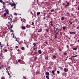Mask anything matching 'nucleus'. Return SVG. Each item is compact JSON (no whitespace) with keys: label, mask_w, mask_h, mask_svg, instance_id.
Masks as SVG:
<instances>
[{"label":"nucleus","mask_w":79,"mask_h":79,"mask_svg":"<svg viewBox=\"0 0 79 79\" xmlns=\"http://www.w3.org/2000/svg\"><path fill=\"white\" fill-rule=\"evenodd\" d=\"M42 28H41L39 30L38 32H42Z\"/></svg>","instance_id":"dca6fc26"},{"label":"nucleus","mask_w":79,"mask_h":79,"mask_svg":"<svg viewBox=\"0 0 79 79\" xmlns=\"http://www.w3.org/2000/svg\"><path fill=\"white\" fill-rule=\"evenodd\" d=\"M70 34H73V32H70Z\"/></svg>","instance_id":"a18cd8bd"},{"label":"nucleus","mask_w":79,"mask_h":79,"mask_svg":"<svg viewBox=\"0 0 79 79\" xmlns=\"http://www.w3.org/2000/svg\"><path fill=\"white\" fill-rule=\"evenodd\" d=\"M53 57L54 58H56V56H53Z\"/></svg>","instance_id":"a19ab883"},{"label":"nucleus","mask_w":79,"mask_h":79,"mask_svg":"<svg viewBox=\"0 0 79 79\" xmlns=\"http://www.w3.org/2000/svg\"><path fill=\"white\" fill-rule=\"evenodd\" d=\"M4 51L6 52H8V50L6 49H5L4 50Z\"/></svg>","instance_id":"2f4dec72"},{"label":"nucleus","mask_w":79,"mask_h":79,"mask_svg":"<svg viewBox=\"0 0 79 79\" xmlns=\"http://www.w3.org/2000/svg\"><path fill=\"white\" fill-rule=\"evenodd\" d=\"M2 68H3V65H2L1 66H0V69H2Z\"/></svg>","instance_id":"4be33fe9"},{"label":"nucleus","mask_w":79,"mask_h":79,"mask_svg":"<svg viewBox=\"0 0 79 79\" xmlns=\"http://www.w3.org/2000/svg\"><path fill=\"white\" fill-rule=\"evenodd\" d=\"M57 74H60V73L59 71H57Z\"/></svg>","instance_id":"c9c22d12"},{"label":"nucleus","mask_w":79,"mask_h":79,"mask_svg":"<svg viewBox=\"0 0 79 79\" xmlns=\"http://www.w3.org/2000/svg\"><path fill=\"white\" fill-rule=\"evenodd\" d=\"M8 26L9 29H11V28L13 27V25L11 26V23H9V25H8Z\"/></svg>","instance_id":"f03ea898"},{"label":"nucleus","mask_w":79,"mask_h":79,"mask_svg":"<svg viewBox=\"0 0 79 79\" xmlns=\"http://www.w3.org/2000/svg\"><path fill=\"white\" fill-rule=\"evenodd\" d=\"M20 61H21V59H19L18 60V62H20Z\"/></svg>","instance_id":"4c0bfd02"},{"label":"nucleus","mask_w":79,"mask_h":79,"mask_svg":"<svg viewBox=\"0 0 79 79\" xmlns=\"http://www.w3.org/2000/svg\"><path fill=\"white\" fill-rule=\"evenodd\" d=\"M0 45L1 46L2 45V44H1V43L0 42Z\"/></svg>","instance_id":"680f3d73"},{"label":"nucleus","mask_w":79,"mask_h":79,"mask_svg":"<svg viewBox=\"0 0 79 79\" xmlns=\"http://www.w3.org/2000/svg\"><path fill=\"white\" fill-rule=\"evenodd\" d=\"M4 50V49L3 48H1V52H2H2H3V51Z\"/></svg>","instance_id":"2eb2a0df"},{"label":"nucleus","mask_w":79,"mask_h":79,"mask_svg":"<svg viewBox=\"0 0 79 79\" xmlns=\"http://www.w3.org/2000/svg\"><path fill=\"white\" fill-rule=\"evenodd\" d=\"M69 2H67V4L65 5V7H67V6H69Z\"/></svg>","instance_id":"423d86ee"},{"label":"nucleus","mask_w":79,"mask_h":79,"mask_svg":"<svg viewBox=\"0 0 79 79\" xmlns=\"http://www.w3.org/2000/svg\"><path fill=\"white\" fill-rule=\"evenodd\" d=\"M11 35L13 36V38H15V35L14 34L12 33Z\"/></svg>","instance_id":"6ab92c4d"},{"label":"nucleus","mask_w":79,"mask_h":79,"mask_svg":"<svg viewBox=\"0 0 79 79\" xmlns=\"http://www.w3.org/2000/svg\"><path fill=\"white\" fill-rule=\"evenodd\" d=\"M69 23H70V24H72V22H69Z\"/></svg>","instance_id":"09e8293b"},{"label":"nucleus","mask_w":79,"mask_h":79,"mask_svg":"<svg viewBox=\"0 0 79 79\" xmlns=\"http://www.w3.org/2000/svg\"><path fill=\"white\" fill-rule=\"evenodd\" d=\"M33 45L34 46H36V44H35V43H33Z\"/></svg>","instance_id":"473e14b6"},{"label":"nucleus","mask_w":79,"mask_h":79,"mask_svg":"<svg viewBox=\"0 0 79 79\" xmlns=\"http://www.w3.org/2000/svg\"><path fill=\"white\" fill-rule=\"evenodd\" d=\"M38 52L39 54H40V55L41 54H42V51H41V50H39L38 51Z\"/></svg>","instance_id":"6e6552de"},{"label":"nucleus","mask_w":79,"mask_h":79,"mask_svg":"<svg viewBox=\"0 0 79 79\" xmlns=\"http://www.w3.org/2000/svg\"><path fill=\"white\" fill-rule=\"evenodd\" d=\"M31 14H32V15H33V13H32V12H31Z\"/></svg>","instance_id":"4d7b16f0"},{"label":"nucleus","mask_w":79,"mask_h":79,"mask_svg":"<svg viewBox=\"0 0 79 79\" xmlns=\"http://www.w3.org/2000/svg\"><path fill=\"white\" fill-rule=\"evenodd\" d=\"M77 42H79V40H78Z\"/></svg>","instance_id":"338daca9"},{"label":"nucleus","mask_w":79,"mask_h":79,"mask_svg":"<svg viewBox=\"0 0 79 79\" xmlns=\"http://www.w3.org/2000/svg\"><path fill=\"white\" fill-rule=\"evenodd\" d=\"M60 30H61L60 29H59V31H60V32H61V31Z\"/></svg>","instance_id":"864d4df0"},{"label":"nucleus","mask_w":79,"mask_h":79,"mask_svg":"<svg viewBox=\"0 0 79 79\" xmlns=\"http://www.w3.org/2000/svg\"><path fill=\"white\" fill-rule=\"evenodd\" d=\"M45 60H48V56H45Z\"/></svg>","instance_id":"aec40b11"},{"label":"nucleus","mask_w":79,"mask_h":79,"mask_svg":"<svg viewBox=\"0 0 79 79\" xmlns=\"http://www.w3.org/2000/svg\"><path fill=\"white\" fill-rule=\"evenodd\" d=\"M0 2L1 3H2L3 5H4L5 4V2H3L2 0H0Z\"/></svg>","instance_id":"9b49d317"},{"label":"nucleus","mask_w":79,"mask_h":79,"mask_svg":"<svg viewBox=\"0 0 79 79\" xmlns=\"http://www.w3.org/2000/svg\"><path fill=\"white\" fill-rule=\"evenodd\" d=\"M46 77L47 79H49V78H50V76L49 75H47L46 76Z\"/></svg>","instance_id":"4468645a"},{"label":"nucleus","mask_w":79,"mask_h":79,"mask_svg":"<svg viewBox=\"0 0 79 79\" xmlns=\"http://www.w3.org/2000/svg\"><path fill=\"white\" fill-rule=\"evenodd\" d=\"M35 46H33V48H35Z\"/></svg>","instance_id":"6e6d98bb"},{"label":"nucleus","mask_w":79,"mask_h":79,"mask_svg":"<svg viewBox=\"0 0 79 79\" xmlns=\"http://www.w3.org/2000/svg\"><path fill=\"white\" fill-rule=\"evenodd\" d=\"M66 14H67V15H68V14H69V13L67 12L66 13Z\"/></svg>","instance_id":"bf43d9fd"},{"label":"nucleus","mask_w":79,"mask_h":79,"mask_svg":"<svg viewBox=\"0 0 79 79\" xmlns=\"http://www.w3.org/2000/svg\"><path fill=\"white\" fill-rule=\"evenodd\" d=\"M61 19L62 20H64V17H61Z\"/></svg>","instance_id":"393cba45"},{"label":"nucleus","mask_w":79,"mask_h":79,"mask_svg":"<svg viewBox=\"0 0 79 79\" xmlns=\"http://www.w3.org/2000/svg\"><path fill=\"white\" fill-rule=\"evenodd\" d=\"M10 53L11 55H12L13 54V51H12V49L10 48Z\"/></svg>","instance_id":"9d476101"},{"label":"nucleus","mask_w":79,"mask_h":79,"mask_svg":"<svg viewBox=\"0 0 79 79\" xmlns=\"http://www.w3.org/2000/svg\"><path fill=\"white\" fill-rule=\"evenodd\" d=\"M46 75H48V76H49L50 74L49 73V72H46Z\"/></svg>","instance_id":"a211bd4d"},{"label":"nucleus","mask_w":79,"mask_h":79,"mask_svg":"<svg viewBox=\"0 0 79 79\" xmlns=\"http://www.w3.org/2000/svg\"><path fill=\"white\" fill-rule=\"evenodd\" d=\"M55 70H52V73L53 74V75L55 76Z\"/></svg>","instance_id":"f8f14e48"},{"label":"nucleus","mask_w":79,"mask_h":79,"mask_svg":"<svg viewBox=\"0 0 79 79\" xmlns=\"http://www.w3.org/2000/svg\"><path fill=\"white\" fill-rule=\"evenodd\" d=\"M44 44H48V41H45L44 42Z\"/></svg>","instance_id":"bb28decb"},{"label":"nucleus","mask_w":79,"mask_h":79,"mask_svg":"<svg viewBox=\"0 0 79 79\" xmlns=\"http://www.w3.org/2000/svg\"><path fill=\"white\" fill-rule=\"evenodd\" d=\"M75 22H77V19H76L75 20H74Z\"/></svg>","instance_id":"f704fd0d"},{"label":"nucleus","mask_w":79,"mask_h":79,"mask_svg":"<svg viewBox=\"0 0 79 79\" xmlns=\"http://www.w3.org/2000/svg\"><path fill=\"white\" fill-rule=\"evenodd\" d=\"M9 21H10L9 22L10 23H8L9 24H10V23H12V19H11V18H9Z\"/></svg>","instance_id":"20e7f679"},{"label":"nucleus","mask_w":79,"mask_h":79,"mask_svg":"<svg viewBox=\"0 0 79 79\" xmlns=\"http://www.w3.org/2000/svg\"><path fill=\"white\" fill-rule=\"evenodd\" d=\"M16 41H18V40H17V38H16Z\"/></svg>","instance_id":"603ef678"},{"label":"nucleus","mask_w":79,"mask_h":79,"mask_svg":"<svg viewBox=\"0 0 79 79\" xmlns=\"http://www.w3.org/2000/svg\"><path fill=\"white\" fill-rule=\"evenodd\" d=\"M73 34H76V32H75L74 31L73 32Z\"/></svg>","instance_id":"de8ad7c7"},{"label":"nucleus","mask_w":79,"mask_h":79,"mask_svg":"<svg viewBox=\"0 0 79 79\" xmlns=\"http://www.w3.org/2000/svg\"><path fill=\"white\" fill-rule=\"evenodd\" d=\"M77 55H75L74 56H72V57H73V58H74V57H77Z\"/></svg>","instance_id":"a878e982"},{"label":"nucleus","mask_w":79,"mask_h":79,"mask_svg":"<svg viewBox=\"0 0 79 79\" xmlns=\"http://www.w3.org/2000/svg\"><path fill=\"white\" fill-rule=\"evenodd\" d=\"M73 50H77V48L76 47V48H73Z\"/></svg>","instance_id":"f3484780"},{"label":"nucleus","mask_w":79,"mask_h":79,"mask_svg":"<svg viewBox=\"0 0 79 79\" xmlns=\"http://www.w3.org/2000/svg\"><path fill=\"white\" fill-rule=\"evenodd\" d=\"M66 4V3H63L62 4V5H63V6H65V5Z\"/></svg>","instance_id":"cd10ccee"},{"label":"nucleus","mask_w":79,"mask_h":79,"mask_svg":"<svg viewBox=\"0 0 79 79\" xmlns=\"http://www.w3.org/2000/svg\"><path fill=\"white\" fill-rule=\"evenodd\" d=\"M46 31H47V32H48V29H46Z\"/></svg>","instance_id":"37998d69"},{"label":"nucleus","mask_w":79,"mask_h":79,"mask_svg":"<svg viewBox=\"0 0 79 79\" xmlns=\"http://www.w3.org/2000/svg\"><path fill=\"white\" fill-rule=\"evenodd\" d=\"M50 23H51V26H53V21H51L50 22Z\"/></svg>","instance_id":"0eeeda50"},{"label":"nucleus","mask_w":79,"mask_h":79,"mask_svg":"<svg viewBox=\"0 0 79 79\" xmlns=\"http://www.w3.org/2000/svg\"><path fill=\"white\" fill-rule=\"evenodd\" d=\"M40 14V12H37V15H39Z\"/></svg>","instance_id":"c756f323"},{"label":"nucleus","mask_w":79,"mask_h":79,"mask_svg":"<svg viewBox=\"0 0 79 79\" xmlns=\"http://www.w3.org/2000/svg\"><path fill=\"white\" fill-rule=\"evenodd\" d=\"M1 46V48H3V46H2V45Z\"/></svg>","instance_id":"e2e57ef3"},{"label":"nucleus","mask_w":79,"mask_h":79,"mask_svg":"<svg viewBox=\"0 0 79 79\" xmlns=\"http://www.w3.org/2000/svg\"><path fill=\"white\" fill-rule=\"evenodd\" d=\"M33 50H36V48H33Z\"/></svg>","instance_id":"ea45409f"},{"label":"nucleus","mask_w":79,"mask_h":79,"mask_svg":"<svg viewBox=\"0 0 79 79\" xmlns=\"http://www.w3.org/2000/svg\"><path fill=\"white\" fill-rule=\"evenodd\" d=\"M63 29L64 30H65L66 29V27H63Z\"/></svg>","instance_id":"c85d7f7f"},{"label":"nucleus","mask_w":79,"mask_h":79,"mask_svg":"<svg viewBox=\"0 0 79 79\" xmlns=\"http://www.w3.org/2000/svg\"><path fill=\"white\" fill-rule=\"evenodd\" d=\"M67 60V59H65V60H64V61H66Z\"/></svg>","instance_id":"5fc2aeb1"},{"label":"nucleus","mask_w":79,"mask_h":79,"mask_svg":"<svg viewBox=\"0 0 79 79\" xmlns=\"http://www.w3.org/2000/svg\"><path fill=\"white\" fill-rule=\"evenodd\" d=\"M11 6H14V8L15 9H16V4H13L11 5Z\"/></svg>","instance_id":"39448f33"},{"label":"nucleus","mask_w":79,"mask_h":79,"mask_svg":"<svg viewBox=\"0 0 79 79\" xmlns=\"http://www.w3.org/2000/svg\"><path fill=\"white\" fill-rule=\"evenodd\" d=\"M55 11V10H54V9H52L51 10V12H53V11Z\"/></svg>","instance_id":"b1692460"},{"label":"nucleus","mask_w":79,"mask_h":79,"mask_svg":"<svg viewBox=\"0 0 79 79\" xmlns=\"http://www.w3.org/2000/svg\"><path fill=\"white\" fill-rule=\"evenodd\" d=\"M18 15V14L16 13L15 12V13H14V15H15V16H16V15Z\"/></svg>","instance_id":"5701e85b"},{"label":"nucleus","mask_w":79,"mask_h":79,"mask_svg":"<svg viewBox=\"0 0 79 79\" xmlns=\"http://www.w3.org/2000/svg\"><path fill=\"white\" fill-rule=\"evenodd\" d=\"M64 55H67V53H66V52H64Z\"/></svg>","instance_id":"7c9ffc66"},{"label":"nucleus","mask_w":79,"mask_h":79,"mask_svg":"<svg viewBox=\"0 0 79 79\" xmlns=\"http://www.w3.org/2000/svg\"><path fill=\"white\" fill-rule=\"evenodd\" d=\"M58 34V32H56V34H55V38L56 39L57 38V35Z\"/></svg>","instance_id":"ddd939ff"},{"label":"nucleus","mask_w":79,"mask_h":79,"mask_svg":"<svg viewBox=\"0 0 79 79\" xmlns=\"http://www.w3.org/2000/svg\"><path fill=\"white\" fill-rule=\"evenodd\" d=\"M7 73H8V75H9V76H10V74L9 73V72H7Z\"/></svg>","instance_id":"c03bdc74"},{"label":"nucleus","mask_w":79,"mask_h":79,"mask_svg":"<svg viewBox=\"0 0 79 79\" xmlns=\"http://www.w3.org/2000/svg\"><path fill=\"white\" fill-rule=\"evenodd\" d=\"M28 26H29V25L27 24V27L28 28Z\"/></svg>","instance_id":"8fccbe9b"},{"label":"nucleus","mask_w":79,"mask_h":79,"mask_svg":"<svg viewBox=\"0 0 79 79\" xmlns=\"http://www.w3.org/2000/svg\"><path fill=\"white\" fill-rule=\"evenodd\" d=\"M22 29H26V28L24 26H22Z\"/></svg>","instance_id":"412c9836"},{"label":"nucleus","mask_w":79,"mask_h":79,"mask_svg":"<svg viewBox=\"0 0 79 79\" xmlns=\"http://www.w3.org/2000/svg\"><path fill=\"white\" fill-rule=\"evenodd\" d=\"M63 71L64 72H68V69L67 68H64V69Z\"/></svg>","instance_id":"7ed1b4c3"},{"label":"nucleus","mask_w":79,"mask_h":79,"mask_svg":"<svg viewBox=\"0 0 79 79\" xmlns=\"http://www.w3.org/2000/svg\"><path fill=\"white\" fill-rule=\"evenodd\" d=\"M22 50H24V47H22Z\"/></svg>","instance_id":"72a5a7b5"},{"label":"nucleus","mask_w":79,"mask_h":79,"mask_svg":"<svg viewBox=\"0 0 79 79\" xmlns=\"http://www.w3.org/2000/svg\"><path fill=\"white\" fill-rule=\"evenodd\" d=\"M56 30H57V31H59V30L60 29L59 28H56Z\"/></svg>","instance_id":"e433bc0d"},{"label":"nucleus","mask_w":79,"mask_h":79,"mask_svg":"<svg viewBox=\"0 0 79 79\" xmlns=\"http://www.w3.org/2000/svg\"><path fill=\"white\" fill-rule=\"evenodd\" d=\"M27 48H28V47H29V46H27Z\"/></svg>","instance_id":"0e129e2a"},{"label":"nucleus","mask_w":79,"mask_h":79,"mask_svg":"<svg viewBox=\"0 0 79 79\" xmlns=\"http://www.w3.org/2000/svg\"><path fill=\"white\" fill-rule=\"evenodd\" d=\"M39 74H40V72H39V71L37 72H37H36L35 75H39Z\"/></svg>","instance_id":"1a4fd4ad"},{"label":"nucleus","mask_w":79,"mask_h":79,"mask_svg":"<svg viewBox=\"0 0 79 79\" xmlns=\"http://www.w3.org/2000/svg\"><path fill=\"white\" fill-rule=\"evenodd\" d=\"M46 18V17H45V16H44V17L43 18L44 19H45Z\"/></svg>","instance_id":"79ce46f5"},{"label":"nucleus","mask_w":79,"mask_h":79,"mask_svg":"<svg viewBox=\"0 0 79 79\" xmlns=\"http://www.w3.org/2000/svg\"><path fill=\"white\" fill-rule=\"evenodd\" d=\"M1 79H5V78L3 77H1Z\"/></svg>","instance_id":"58836bf2"},{"label":"nucleus","mask_w":79,"mask_h":79,"mask_svg":"<svg viewBox=\"0 0 79 79\" xmlns=\"http://www.w3.org/2000/svg\"><path fill=\"white\" fill-rule=\"evenodd\" d=\"M77 29H79V27H77Z\"/></svg>","instance_id":"13d9d810"},{"label":"nucleus","mask_w":79,"mask_h":79,"mask_svg":"<svg viewBox=\"0 0 79 79\" xmlns=\"http://www.w3.org/2000/svg\"><path fill=\"white\" fill-rule=\"evenodd\" d=\"M78 10H79V7L78 8Z\"/></svg>","instance_id":"69168bd1"},{"label":"nucleus","mask_w":79,"mask_h":79,"mask_svg":"<svg viewBox=\"0 0 79 79\" xmlns=\"http://www.w3.org/2000/svg\"><path fill=\"white\" fill-rule=\"evenodd\" d=\"M32 25H34V23L33 22H32Z\"/></svg>","instance_id":"49530a36"},{"label":"nucleus","mask_w":79,"mask_h":79,"mask_svg":"<svg viewBox=\"0 0 79 79\" xmlns=\"http://www.w3.org/2000/svg\"><path fill=\"white\" fill-rule=\"evenodd\" d=\"M56 10H59V9L57 7L56 8Z\"/></svg>","instance_id":"3c124183"},{"label":"nucleus","mask_w":79,"mask_h":79,"mask_svg":"<svg viewBox=\"0 0 79 79\" xmlns=\"http://www.w3.org/2000/svg\"><path fill=\"white\" fill-rule=\"evenodd\" d=\"M5 13L4 14L3 17L5 18V17H6V14L8 15H10V13L9 12V10H8L7 9H5Z\"/></svg>","instance_id":"f257e3e1"},{"label":"nucleus","mask_w":79,"mask_h":79,"mask_svg":"<svg viewBox=\"0 0 79 79\" xmlns=\"http://www.w3.org/2000/svg\"><path fill=\"white\" fill-rule=\"evenodd\" d=\"M8 67L9 68H10V66H9Z\"/></svg>","instance_id":"774afa93"},{"label":"nucleus","mask_w":79,"mask_h":79,"mask_svg":"<svg viewBox=\"0 0 79 79\" xmlns=\"http://www.w3.org/2000/svg\"><path fill=\"white\" fill-rule=\"evenodd\" d=\"M16 48H18V46H16Z\"/></svg>","instance_id":"052dcab7"}]
</instances>
